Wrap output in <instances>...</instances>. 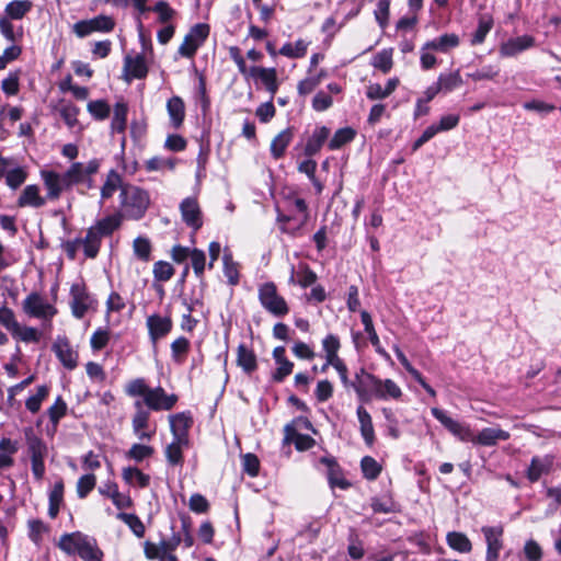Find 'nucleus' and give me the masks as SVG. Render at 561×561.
I'll return each instance as SVG.
<instances>
[{
  "label": "nucleus",
  "instance_id": "1",
  "mask_svg": "<svg viewBox=\"0 0 561 561\" xmlns=\"http://www.w3.org/2000/svg\"><path fill=\"white\" fill-rule=\"evenodd\" d=\"M57 547L68 556H78L82 561H103L104 552L94 537L79 530L60 536Z\"/></svg>",
  "mask_w": 561,
  "mask_h": 561
},
{
  "label": "nucleus",
  "instance_id": "2",
  "mask_svg": "<svg viewBox=\"0 0 561 561\" xmlns=\"http://www.w3.org/2000/svg\"><path fill=\"white\" fill-rule=\"evenodd\" d=\"M119 201L125 216L131 220L142 219L150 206L148 191L128 183L122 186Z\"/></svg>",
  "mask_w": 561,
  "mask_h": 561
},
{
  "label": "nucleus",
  "instance_id": "3",
  "mask_svg": "<svg viewBox=\"0 0 561 561\" xmlns=\"http://www.w3.org/2000/svg\"><path fill=\"white\" fill-rule=\"evenodd\" d=\"M257 298L261 306L271 314L284 318L289 313V306L286 299L278 294L274 282H266L259 286Z\"/></svg>",
  "mask_w": 561,
  "mask_h": 561
},
{
  "label": "nucleus",
  "instance_id": "4",
  "mask_svg": "<svg viewBox=\"0 0 561 561\" xmlns=\"http://www.w3.org/2000/svg\"><path fill=\"white\" fill-rule=\"evenodd\" d=\"M70 308L77 319H82L89 310H96L98 300L89 293L84 280L71 285Z\"/></svg>",
  "mask_w": 561,
  "mask_h": 561
},
{
  "label": "nucleus",
  "instance_id": "5",
  "mask_svg": "<svg viewBox=\"0 0 561 561\" xmlns=\"http://www.w3.org/2000/svg\"><path fill=\"white\" fill-rule=\"evenodd\" d=\"M210 26L207 23H197L193 25L184 36L182 44L178 48L181 57L193 59L201 46L209 36Z\"/></svg>",
  "mask_w": 561,
  "mask_h": 561
},
{
  "label": "nucleus",
  "instance_id": "6",
  "mask_svg": "<svg viewBox=\"0 0 561 561\" xmlns=\"http://www.w3.org/2000/svg\"><path fill=\"white\" fill-rule=\"evenodd\" d=\"M431 413L449 433L461 442L471 443L473 440V431L468 424L451 419L439 408H432Z\"/></svg>",
  "mask_w": 561,
  "mask_h": 561
},
{
  "label": "nucleus",
  "instance_id": "7",
  "mask_svg": "<svg viewBox=\"0 0 561 561\" xmlns=\"http://www.w3.org/2000/svg\"><path fill=\"white\" fill-rule=\"evenodd\" d=\"M179 401V396L175 393H167L164 388L158 386L151 388L148 396L145 398V405L151 411H171Z\"/></svg>",
  "mask_w": 561,
  "mask_h": 561
},
{
  "label": "nucleus",
  "instance_id": "8",
  "mask_svg": "<svg viewBox=\"0 0 561 561\" xmlns=\"http://www.w3.org/2000/svg\"><path fill=\"white\" fill-rule=\"evenodd\" d=\"M180 213L183 222L194 231L203 227V214L197 197H185L180 203Z\"/></svg>",
  "mask_w": 561,
  "mask_h": 561
},
{
  "label": "nucleus",
  "instance_id": "9",
  "mask_svg": "<svg viewBox=\"0 0 561 561\" xmlns=\"http://www.w3.org/2000/svg\"><path fill=\"white\" fill-rule=\"evenodd\" d=\"M23 311L33 318L46 319L53 318L57 313V309L43 301L42 296L33 291L23 301Z\"/></svg>",
  "mask_w": 561,
  "mask_h": 561
},
{
  "label": "nucleus",
  "instance_id": "10",
  "mask_svg": "<svg viewBox=\"0 0 561 561\" xmlns=\"http://www.w3.org/2000/svg\"><path fill=\"white\" fill-rule=\"evenodd\" d=\"M370 383L371 397L374 396L379 400H387L388 398L398 400L402 397V390L392 379H380L376 375H368Z\"/></svg>",
  "mask_w": 561,
  "mask_h": 561
},
{
  "label": "nucleus",
  "instance_id": "11",
  "mask_svg": "<svg viewBox=\"0 0 561 561\" xmlns=\"http://www.w3.org/2000/svg\"><path fill=\"white\" fill-rule=\"evenodd\" d=\"M149 339L152 343L164 339L173 329V320L170 314L164 317L152 313L146 319Z\"/></svg>",
  "mask_w": 561,
  "mask_h": 561
},
{
  "label": "nucleus",
  "instance_id": "12",
  "mask_svg": "<svg viewBox=\"0 0 561 561\" xmlns=\"http://www.w3.org/2000/svg\"><path fill=\"white\" fill-rule=\"evenodd\" d=\"M320 463L327 467V479L331 489L339 488L347 490L352 483L345 478L344 470L333 456H324L320 458Z\"/></svg>",
  "mask_w": 561,
  "mask_h": 561
},
{
  "label": "nucleus",
  "instance_id": "13",
  "mask_svg": "<svg viewBox=\"0 0 561 561\" xmlns=\"http://www.w3.org/2000/svg\"><path fill=\"white\" fill-rule=\"evenodd\" d=\"M170 431L173 438L186 444L190 439V430L193 427L194 419L191 411H183L169 416Z\"/></svg>",
  "mask_w": 561,
  "mask_h": 561
},
{
  "label": "nucleus",
  "instance_id": "14",
  "mask_svg": "<svg viewBox=\"0 0 561 561\" xmlns=\"http://www.w3.org/2000/svg\"><path fill=\"white\" fill-rule=\"evenodd\" d=\"M149 68L146 62L144 54H138L135 57L126 55L123 66V79L130 83L133 80L145 79L148 76Z\"/></svg>",
  "mask_w": 561,
  "mask_h": 561
},
{
  "label": "nucleus",
  "instance_id": "15",
  "mask_svg": "<svg viewBox=\"0 0 561 561\" xmlns=\"http://www.w3.org/2000/svg\"><path fill=\"white\" fill-rule=\"evenodd\" d=\"M51 350L68 370H73L78 366L79 354L73 350L67 336H58Z\"/></svg>",
  "mask_w": 561,
  "mask_h": 561
},
{
  "label": "nucleus",
  "instance_id": "16",
  "mask_svg": "<svg viewBox=\"0 0 561 561\" xmlns=\"http://www.w3.org/2000/svg\"><path fill=\"white\" fill-rule=\"evenodd\" d=\"M134 405L136 412L131 419L133 432L140 440H150L154 435V431H147L149 427L150 412L144 409L140 401H136Z\"/></svg>",
  "mask_w": 561,
  "mask_h": 561
},
{
  "label": "nucleus",
  "instance_id": "17",
  "mask_svg": "<svg viewBox=\"0 0 561 561\" xmlns=\"http://www.w3.org/2000/svg\"><path fill=\"white\" fill-rule=\"evenodd\" d=\"M486 541V561H497L501 549L503 548L502 526H483L481 528Z\"/></svg>",
  "mask_w": 561,
  "mask_h": 561
},
{
  "label": "nucleus",
  "instance_id": "18",
  "mask_svg": "<svg viewBox=\"0 0 561 561\" xmlns=\"http://www.w3.org/2000/svg\"><path fill=\"white\" fill-rule=\"evenodd\" d=\"M251 78H253L256 83L260 82L271 94L272 99H274V95L279 88L277 70L274 67L266 68L261 66H252Z\"/></svg>",
  "mask_w": 561,
  "mask_h": 561
},
{
  "label": "nucleus",
  "instance_id": "19",
  "mask_svg": "<svg viewBox=\"0 0 561 561\" xmlns=\"http://www.w3.org/2000/svg\"><path fill=\"white\" fill-rule=\"evenodd\" d=\"M101 160L98 158L91 159L85 165L82 162H73L67 169V176L72 180L75 185H80L89 175H94L99 172Z\"/></svg>",
  "mask_w": 561,
  "mask_h": 561
},
{
  "label": "nucleus",
  "instance_id": "20",
  "mask_svg": "<svg viewBox=\"0 0 561 561\" xmlns=\"http://www.w3.org/2000/svg\"><path fill=\"white\" fill-rule=\"evenodd\" d=\"M461 41L456 33H444L424 43V49H432L437 53L448 54L460 45Z\"/></svg>",
  "mask_w": 561,
  "mask_h": 561
},
{
  "label": "nucleus",
  "instance_id": "21",
  "mask_svg": "<svg viewBox=\"0 0 561 561\" xmlns=\"http://www.w3.org/2000/svg\"><path fill=\"white\" fill-rule=\"evenodd\" d=\"M283 444H294L297 451H307L316 446V439L307 434H300L291 425L284 426Z\"/></svg>",
  "mask_w": 561,
  "mask_h": 561
},
{
  "label": "nucleus",
  "instance_id": "22",
  "mask_svg": "<svg viewBox=\"0 0 561 561\" xmlns=\"http://www.w3.org/2000/svg\"><path fill=\"white\" fill-rule=\"evenodd\" d=\"M236 363L237 366L240 367L248 376H252L259 368L255 352L244 343L239 344L237 347Z\"/></svg>",
  "mask_w": 561,
  "mask_h": 561
},
{
  "label": "nucleus",
  "instance_id": "23",
  "mask_svg": "<svg viewBox=\"0 0 561 561\" xmlns=\"http://www.w3.org/2000/svg\"><path fill=\"white\" fill-rule=\"evenodd\" d=\"M330 133L331 130L329 127L317 126L313 129L311 136L307 139L304 148V154L309 158L318 154L321 151L323 145L329 141Z\"/></svg>",
  "mask_w": 561,
  "mask_h": 561
},
{
  "label": "nucleus",
  "instance_id": "24",
  "mask_svg": "<svg viewBox=\"0 0 561 561\" xmlns=\"http://www.w3.org/2000/svg\"><path fill=\"white\" fill-rule=\"evenodd\" d=\"M295 128L289 126L279 131L271 141L270 153L274 160L284 158L288 146L291 144Z\"/></svg>",
  "mask_w": 561,
  "mask_h": 561
},
{
  "label": "nucleus",
  "instance_id": "25",
  "mask_svg": "<svg viewBox=\"0 0 561 561\" xmlns=\"http://www.w3.org/2000/svg\"><path fill=\"white\" fill-rule=\"evenodd\" d=\"M356 415L358 419L359 432L363 437V440L367 447L371 448L376 442V434H375L371 415L365 409L364 405L357 407Z\"/></svg>",
  "mask_w": 561,
  "mask_h": 561
},
{
  "label": "nucleus",
  "instance_id": "26",
  "mask_svg": "<svg viewBox=\"0 0 561 561\" xmlns=\"http://www.w3.org/2000/svg\"><path fill=\"white\" fill-rule=\"evenodd\" d=\"M124 215L119 211L105 216L91 226L100 238L111 237L122 226Z\"/></svg>",
  "mask_w": 561,
  "mask_h": 561
},
{
  "label": "nucleus",
  "instance_id": "27",
  "mask_svg": "<svg viewBox=\"0 0 561 561\" xmlns=\"http://www.w3.org/2000/svg\"><path fill=\"white\" fill-rule=\"evenodd\" d=\"M46 198L41 196L39 194V187L36 184H30L26 185L23 191L21 192L18 201L16 206L20 208L24 207H33V208H41L45 206Z\"/></svg>",
  "mask_w": 561,
  "mask_h": 561
},
{
  "label": "nucleus",
  "instance_id": "28",
  "mask_svg": "<svg viewBox=\"0 0 561 561\" xmlns=\"http://www.w3.org/2000/svg\"><path fill=\"white\" fill-rule=\"evenodd\" d=\"M41 178L46 190V201H58L62 194L59 173L54 170H42Z\"/></svg>",
  "mask_w": 561,
  "mask_h": 561
},
{
  "label": "nucleus",
  "instance_id": "29",
  "mask_svg": "<svg viewBox=\"0 0 561 561\" xmlns=\"http://www.w3.org/2000/svg\"><path fill=\"white\" fill-rule=\"evenodd\" d=\"M24 437L31 459L45 458L47 454V446L35 433L33 427L28 426L24 428Z\"/></svg>",
  "mask_w": 561,
  "mask_h": 561
},
{
  "label": "nucleus",
  "instance_id": "30",
  "mask_svg": "<svg viewBox=\"0 0 561 561\" xmlns=\"http://www.w3.org/2000/svg\"><path fill=\"white\" fill-rule=\"evenodd\" d=\"M553 467V457H534L528 466V480L537 481L542 474H548Z\"/></svg>",
  "mask_w": 561,
  "mask_h": 561
},
{
  "label": "nucleus",
  "instance_id": "31",
  "mask_svg": "<svg viewBox=\"0 0 561 561\" xmlns=\"http://www.w3.org/2000/svg\"><path fill=\"white\" fill-rule=\"evenodd\" d=\"M507 438L508 434L503 430L485 427L480 431L478 435L473 434V440H471V443L481 446H494L499 440H505Z\"/></svg>",
  "mask_w": 561,
  "mask_h": 561
},
{
  "label": "nucleus",
  "instance_id": "32",
  "mask_svg": "<svg viewBox=\"0 0 561 561\" xmlns=\"http://www.w3.org/2000/svg\"><path fill=\"white\" fill-rule=\"evenodd\" d=\"M317 279L316 272L306 263L300 264L297 272H295L294 266L291 267L289 284H298L300 287L307 288L313 285Z\"/></svg>",
  "mask_w": 561,
  "mask_h": 561
},
{
  "label": "nucleus",
  "instance_id": "33",
  "mask_svg": "<svg viewBox=\"0 0 561 561\" xmlns=\"http://www.w3.org/2000/svg\"><path fill=\"white\" fill-rule=\"evenodd\" d=\"M167 111L170 116L172 126L180 128L185 119V104L182 98L174 95L167 102Z\"/></svg>",
  "mask_w": 561,
  "mask_h": 561
},
{
  "label": "nucleus",
  "instance_id": "34",
  "mask_svg": "<svg viewBox=\"0 0 561 561\" xmlns=\"http://www.w3.org/2000/svg\"><path fill=\"white\" fill-rule=\"evenodd\" d=\"M191 440H186V444L180 443L179 438H173L172 442L167 445L164 449V456L170 466H180L184 463L183 448H190Z\"/></svg>",
  "mask_w": 561,
  "mask_h": 561
},
{
  "label": "nucleus",
  "instance_id": "35",
  "mask_svg": "<svg viewBox=\"0 0 561 561\" xmlns=\"http://www.w3.org/2000/svg\"><path fill=\"white\" fill-rule=\"evenodd\" d=\"M437 85L440 88L442 94H448L463 84L460 70L442 72L436 80Z\"/></svg>",
  "mask_w": 561,
  "mask_h": 561
},
{
  "label": "nucleus",
  "instance_id": "36",
  "mask_svg": "<svg viewBox=\"0 0 561 561\" xmlns=\"http://www.w3.org/2000/svg\"><path fill=\"white\" fill-rule=\"evenodd\" d=\"M294 206L297 211L302 214V217L300 220L297 219V224L295 226H284L283 232L295 238L301 234V229L309 219V209L306 201L300 197L294 199Z\"/></svg>",
  "mask_w": 561,
  "mask_h": 561
},
{
  "label": "nucleus",
  "instance_id": "37",
  "mask_svg": "<svg viewBox=\"0 0 561 561\" xmlns=\"http://www.w3.org/2000/svg\"><path fill=\"white\" fill-rule=\"evenodd\" d=\"M122 478L126 484L131 486L137 485L140 489H146L150 485V476L137 467L123 468Z\"/></svg>",
  "mask_w": 561,
  "mask_h": 561
},
{
  "label": "nucleus",
  "instance_id": "38",
  "mask_svg": "<svg viewBox=\"0 0 561 561\" xmlns=\"http://www.w3.org/2000/svg\"><path fill=\"white\" fill-rule=\"evenodd\" d=\"M360 320H362L365 332L367 333L371 345L375 347V351L381 356L389 357L388 353L382 348V346L380 344V340L375 330L371 316L367 310L360 311Z\"/></svg>",
  "mask_w": 561,
  "mask_h": 561
},
{
  "label": "nucleus",
  "instance_id": "39",
  "mask_svg": "<svg viewBox=\"0 0 561 561\" xmlns=\"http://www.w3.org/2000/svg\"><path fill=\"white\" fill-rule=\"evenodd\" d=\"M128 104L124 101L116 102L111 122L113 133L124 134L127 127Z\"/></svg>",
  "mask_w": 561,
  "mask_h": 561
},
{
  "label": "nucleus",
  "instance_id": "40",
  "mask_svg": "<svg viewBox=\"0 0 561 561\" xmlns=\"http://www.w3.org/2000/svg\"><path fill=\"white\" fill-rule=\"evenodd\" d=\"M80 245H82L87 259H95L101 250L102 238L90 227L87 230L85 237L81 239Z\"/></svg>",
  "mask_w": 561,
  "mask_h": 561
},
{
  "label": "nucleus",
  "instance_id": "41",
  "mask_svg": "<svg viewBox=\"0 0 561 561\" xmlns=\"http://www.w3.org/2000/svg\"><path fill=\"white\" fill-rule=\"evenodd\" d=\"M356 135L357 131L351 126L339 128L328 141V149L332 151L339 150L345 145L352 142Z\"/></svg>",
  "mask_w": 561,
  "mask_h": 561
},
{
  "label": "nucleus",
  "instance_id": "42",
  "mask_svg": "<svg viewBox=\"0 0 561 561\" xmlns=\"http://www.w3.org/2000/svg\"><path fill=\"white\" fill-rule=\"evenodd\" d=\"M33 8V3L30 0H14L5 5L4 12L9 20H21L23 19Z\"/></svg>",
  "mask_w": 561,
  "mask_h": 561
},
{
  "label": "nucleus",
  "instance_id": "43",
  "mask_svg": "<svg viewBox=\"0 0 561 561\" xmlns=\"http://www.w3.org/2000/svg\"><path fill=\"white\" fill-rule=\"evenodd\" d=\"M124 185L125 184H123L121 174L116 170L111 169L106 175L104 184L101 187V198L103 201L111 198L115 191L117 188L122 191V186Z\"/></svg>",
  "mask_w": 561,
  "mask_h": 561
},
{
  "label": "nucleus",
  "instance_id": "44",
  "mask_svg": "<svg viewBox=\"0 0 561 561\" xmlns=\"http://www.w3.org/2000/svg\"><path fill=\"white\" fill-rule=\"evenodd\" d=\"M172 360L176 364H183L191 350V342L185 336L176 337L170 345Z\"/></svg>",
  "mask_w": 561,
  "mask_h": 561
},
{
  "label": "nucleus",
  "instance_id": "45",
  "mask_svg": "<svg viewBox=\"0 0 561 561\" xmlns=\"http://www.w3.org/2000/svg\"><path fill=\"white\" fill-rule=\"evenodd\" d=\"M446 541L449 548L460 553H469L472 550L470 539L460 531H450L446 536Z\"/></svg>",
  "mask_w": 561,
  "mask_h": 561
},
{
  "label": "nucleus",
  "instance_id": "46",
  "mask_svg": "<svg viewBox=\"0 0 561 561\" xmlns=\"http://www.w3.org/2000/svg\"><path fill=\"white\" fill-rule=\"evenodd\" d=\"M64 482L61 480L57 481L49 493L48 515L53 519L58 516L60 505L64 502Z\"/></svg>",
  "mask_w": 561,
  "mask_h": 561
},
{
  "label": "nucleus",
  "instance_id": "47",
  "mask_svg": "<svg viewBox=\"0 0 561 561\" xmlns=\"http://www.w3.org/2000/svg\"><path fill=\"white\" fill-rule=\"evenodd\" d=\"M58 112L69 128H73L79 123L78 115L80 114V108L75 103L64 100L60 101Z\"/></svg>",
  "mask_w": 561,
  "mask_h": 561
},
{
  "label": "nucleus",
  "instance_id": "48",
  "mask_svg": "<svg viewBox=\"0 0 561 561\" xmlns=\"http://www.w3.org/2000/svg\"><path fill=\"white\" fill-rule=\"evenodd\" d=\"M526 50V35L516 38H510L500 47L502 57H515Z\"/></svg>",
  "mask_w": 561,
  "mask_h": 561
},
{
  "label": "nucleus",
  "instance_id": "49",
  "mask_svg": "<svg viewBox=\"0 0 561 561\" xmlns=\"http://www.w3.org/2000/svg\"><path fill=\"white\" fill-rule=\"evenodd\" d=\"M224 274L228 279V284L237 286L240 282L239 263L233 261L232 254L225 252L224 257Z\"/></svg>",
  "mask_w": 561,
  "mask_h": 561
},
{
  "label": "nucleus",
  "instance_id": "50",
  "mask_svg": "<svg viewBox=\"0 0 561 561\" xmlns=\"http://www.w3.org/2000/svg\"><path fill=\"white\" fill-rule=\"evenodd\" d=\"M360 470L366 480L374 481L380 476L382 466L374 457L364 456L360 460Z\"/></svg>",
  "mask_w": 561,
  "mask_h": 561
},
{
  "label": "nucleus",
  "instance_id": "51",
  "mask_svg": "<svg viewBox=\"0 0 561 561\" xmlns=\"http://www.w3.org/2000/svg\"><path fill=\"white\" fill-rule=\"evenodd\" d=\"M393 48H385L378 51L371 61V66L382 73H388L393 67Z\"/></svg>",
  "mask_w": 561,
  "mask_h": 561
},
{
  "label": "nucleus",
  "instance_id": "52",
  "mask_svg": "<svg viewBox=\"0 0 561 561\" xmlns=\"http://www.w3.org/2000/svg\"><path fill=\"white\" fill-rule=\"evenodd\" d=\"M117 518L124 522L136 537L142 538L145 536L146 527L136 514L122 512L117 514Z\"/></svg>",
  "mask_w": 561,
  "mask_h": 561
},
{
  "label": "nucleus",
  "instance_id": "53",
  "mask_svg": "<svg viewBox=\"0 0 561 561\" xmlns=\"http://www.w3.org/2000/svg\"><path fill=\"white\" fill-rule=\"evenodd\" d=\"M49 396V387L47 385L38 386L36 389V393L31 396L25 401L26 409L35 414L41 410L42 402L46 400Z\"/></svg>",
  "mask_w": 561,
  "mask_h": 561
},
{
  "label": "nucleus",
  "instance_id": "54",
  "mask_svg": "<svg viewBox=\"0 0 561 561\" xmlns=\"http://www.w3.org/2000/svg\"><path fill=\"white\" fill-rule=\"evenodd\" d=\"M134 254L142 262H149L151 260L152 245L148 238L137 237L133 242Z\"/></svg>",
  "mask_w": 561,
  "mask_h": 561
},
{
  "label": "nucleus",
  "instance_id": "55",
  "mask_svg": "<svg viewBox=\"0 0 561 561\" xmlns=\"http://www.w3.org/2000/svg\"><path fill=\"white\" fill-rule=\"evenodd\" d=\"M322 347L325 353V359H328L329 363L340 357L339 351L341 348V342L337 335L332 333L328 334L322 340Z\"/></svg>",
  "mask_w": 561,
  "mask_h": 561
},
{
  "label": "nucleus",
  "instance_id": "56",
  "mask_svg": "<svg viewBox=\"0 0 561 561\" xmlns=\"http://www.w3.org/2000/svg\"><path fill=\"white\" fill-rule=\"evenodd\" d=\"M154 454V448L149 445L135 443L126 451V458L136 462H141L147 458H150Z\"/></svg>",
  "mask_w": 561,
  "mask_h": 561
},
{
  "label": "nucleus",
  "instance_id": "57",
  "mask_svg": "<svg viewBox=\"0 0 561 561\" xmlns=\"http://www.w3.org/2000/svg\"><path fill=\"white\" fill-rule=\"evenodd\" d=\"M150 389L151 388L147 385L145 378H135L128 381V383L126 385L125 393L131 398L142 397V399L145 400Z\"/></svg>",
  "mask_w": 561,
  "mask_h": 561
},
{
  "label": "nucleus",
  "instance_id": "58",
  "mask_svg": "<svg viewBox=\"0 0 561 561\" xmlns=\"http://www.w3.org/2000/svg\"><path fill=\"white\" fill-rule=\"evenodd\" d=\"M493 27V20L491 18L485 19L481 18L478 23V27L472 33L470 44L472 46H477L482 44L485 41L486 35Z\"/></svg>",
  "mask_w": 561,
  "mask_h": 561
},
{
  "label": "nucleus",
  "instance_id": "59",
  "mask_svg": "<svg viewBox=\"0 0 561 561\" xmlns=\"http://www.w3.org/2000/svg\"><path fill=\"white\" fill-rule=\"evenodd\" d=\"M92 32L111 33L115 28V20L110 15L100 14L89 20Z\"/></svg>",
  "mask_w": 561,
  "mask_h": 561
},
{
  "label": "nucleus",
  "instance_id": "60",
  "mask_svg": "<svg viewBox=\"0 0 561 561\" xmlns=\"http://www.w3.org/2000/svg\"><path fill=\"white\" fill-rule=\"evenodd\" d=\"M87 108L96 121L106 119L111 113L110 104L105 100L90 101Z\"/></svg>",
  "mask_w": 561,
  "mask_h": 561
},
{
  "label": "nucleus",
  "instance_id": "61",
  "mask_svg": "<svg viewBox=\"0 0 561 561\" xmlns=\"http://www.w3.org/2000/svg\"><path fill=\"white\" fill-rule=\"evenodd\" d=\"M152 273L156 282H168L173 277L175 270L171 263L160 260L153 264Z\"/></svg>",
  "mask_w": 561,
  "mask_h": 561
},
{
  "label": "nucleus",
  "instance_id": "62",
  "mask_svg": "<svg viewBox=\"0 0 561 561\" xmlns=\"http://www.w3.org/2000/svg\"><path fill=\"white\" fill-rule=\"evenodd\" d=\"M0 325L7 329L10 334L18 333L19 322L16 320L14 311L7 307H0Z\"/></svg>",
  "mask_w": 561,
  "mask_h": 561
},
{
  "label": "nucleus",
  "instance_id": "63",
  "mask_svg": "<svg viewBox=\"0 0 561 561\" xmlns=\"http://www.w3.org/2000/svg\"><path fill=\"white\" fill-rule=\"evenodd\" d=\"M67 403L61 396H58L54 404L47 410L49 421L57 426L59 421L67 414Z\"/></svg>",
  "mask_w": 561,
  "mask_h": 561
},
{
  "label": "nucleus",
  "instance_id": "64",
  "mask_svg": "<svg viewBox=\"0 0 561 561\" xmlns=\"http://www.w3.org/2000/svg\"><path fill=\"white\" fill-rule=\"evenodd\" d=\"M96 477L93 473L81 476L77 482V495L79 499H85L95 488Z\"/></svg>",
  "mask_w": 561,
  "mask_h": 561
}]
</instances>
